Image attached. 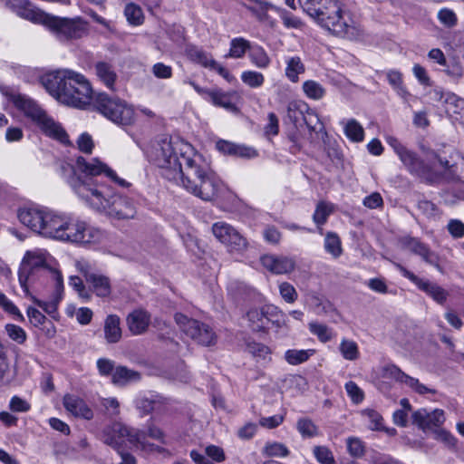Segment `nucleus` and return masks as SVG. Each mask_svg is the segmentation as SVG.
Instances as JSON below:
<instances>
[{
    "label": "nucleus",
    "instance_id": "nucleus-40",
    "mask_svg": "<svg viewBox=\"0 0 464 464\" xmlns=\"http://www.w3.org/2000/svg\"><path fill=\"white\" fill-rule=\"evenodd\" d=\"M386 77L389 83L392 85L397 94L402 99L407 100V98L410 96V92L403 85L401 73L398 71L391 70L387 72Z\"/></svg>",
    "mask_w": 464,
    "mask_h": 464
},
{
    "label": "nucleus",
    "instance_id": "nucleus-24",
    "mask_svg": "<svg viewBox=\"0 0 464 464\" xmlns=\"http://www.w3.org/2000/svg\"><path fill=\"white\" fill-rule=\"evenodd\" d=\"M275 311L274 305H265L261 308H253L246 313L248 325L254 332H266L268 324L267 316Z\"/></svg>",
    "mask_w": 464,
    "mask_h": 464
},
{
    "label": "nucleus",
    "instance_id": "nucleus-48",
    "mask_svg": "<svg viewBox=\"0 0 464 464\" xmlns=\"http://www.w3.org/2000/svg\"><path fill=\"white\" fill-rule=\"evenodd\" d=\"M241 81L251 88H258L263 85L265 77L259 72L245 71L241 74Z\"/></svg>",
    "mask_w": 464,
    "mask_h": 464
},
{
    "label": "nucleus",
    "instance_id": "nucleus-36",
    "mask_svg": "<svg viewBox=\"0 0 464 464\" xmlns=\"http://www.w3.org/2000/svg\"><path fill=\"white\" fill-rule=\"evenodd\" d=\"M343 130L346 137L353 142H361L364 138V130L362 126L354 119L343 121Z\"/></svg>",
    "mask_w": 464,
    "mask_h": 464
},
{
    "label": "nucleus",
    "instance_id": "nucleus-10",
    "mask_svg": "<svg viewBox=\"0 0 464 464\" xmlns=\"http://www.w3.org/2000/svg\"><path fill=\"white\" fill-rule=\"evenodd\" d=\"M66 223L63 237L60 239L62 241L87 245L98 243L102 238L100 229L89 226L84 221L67 217Z\"/></svg>",
    "mask_w": 464,
    "mask_h": 464
},
{
    "label": "nucleus",
    "instance_id": "nucleus-32",
    "mask_svg": "<svg viewBox=\"0 0 464 464\" xmlns=\"http://www.w3.org/2000/svg\"><path fill=\"white\" fill-rule=\"evenodd\" d=\"M334 206L333 203L326 201H319L317 203L313 215V220L316 224L320 234H323V228L321 227L326 223L329 216L334 212Z\"/></svg>",
    "mask_w": 464,
    "mask_h": 464
},
{
    "label": "nucleus",
    "instance_id": "nucleus-13",
    "mask_svg": "<svg viewBox=\"0 0 464 464\" xmlns=\"http://www.w3.org/2000/svg\"><path fill=\"white\" fill-rule=\"evenodd\" d=\"M212 233L214 237L226 247L229 252H242L247 248L248 243L234 227L226 222H216L212 226Z\"/></svg>",
    "mask_w": 464,
    "mask_h": 464
},
{
    "label": "nucleus",
    "instance_id": "nucleus-42",
    "mask_svg": "<svg viewBox=\"0 0 464 464\" xmlns=\"http://www.w3.org/2000/svg\"><path fill=\"white\" fill-rule=\"evenodd\" d=\"M251 46L250 42L242 37L234 38L230 43L228 56L232 58H242L246 51L249 52Z\"/></svg>",
    "mask_w": 464,
    "mask_h": 464
},
{
    "label": "nucleus",
    "instance_id": "nucleus-54",
    "mask_svg": "<svg viewBox=\"0 0 464 464\" xmlns=\"http://www.w3.org/2000/svg\"><path fill=\"white\" fill-rule=\"evenodd\" d=\"M0 306L8 314L15 315L20 321L24 320L23 314L20 313L17 306L7 298V296L0 292Z\"/></svg>",
    "mask_w": 464,
    "mask_h": 464
},
{
    "label": "nucleus",
    "instance_id": "nucleus-12",
    "mask_svg": "<svg viewBox=\"0 0 464 464\" xmlns=\"http://www.w3.org/2000/svg\"><path fill=\"white\" fill-rule=\"evenodd\" d=\"M60 41L81 38L86 31L81 20L62 18L49 14L45 25Z\"/></svg>",
    "mask_w": 464,
    "mask_h": 464
},
{
    "label": "nucleus",
    "instance_id": "nucleus-30",
    "mask_svg": "<svg viewBox=\"0 0 464 464\" xmlns=\"http://www.w3.org/2000/svg\"><path fill=\"white\" fill-rule=\"evenodd\" d=\"M165 403L164 398L159 395H150V397L138 399L136 407L143 414H148L151 411H161Z\"/></svg>",
    "mask_w": 464,
    "mask_h": 464
},
{
    "label": "nucleus",
    "instance_id": "nucleus-64",
    "mask_svg": "<svg viewBox=\"0 0 464 464\" xmlns=\"http://www.w3.org/2000/svg\"><path fill=\"white\" fill-rule=\"evenodd\" d=\"M449 233L455 238L464 237V223L459 219H451L448 224Z\"/></svg>",
    "mask_w": 464,
    "mask_h": 464
},
{
    "label": "nucleus",
    "instance_id": "nucleus-9",
    "mask_svg": "<svg viewBox=\"0 0 464 464\" xmlns=\"http://www.w3.org/2000/svg\"><path fill=\"white\" fill-rule=\"evenodd\" d=\"M175 321L181 331L197 343L203 346L216 344L217 335L208 324L180 313L175 314Z\"/></svg>",
    "mask_w": 464,
    "mask_h": 464
},
{
    "label": "nucleus",
    "instance_id": "nucleus-29",
    "mask_svg": "<svg viewBox=\"0 0 464 464\" xmlns=\"http://www.w3.org/2000/svg\"><path fill=\"white\" fill-rule=\"evenodd\" d=\"M140 380V373L126 366H117L111 378L112 383L118 386H124L130 382H139Z\"/></svg>",
    "mask_w": 464,
    "mask_h": 464
},
{
    "label": "nucleus",
    "instance_id": "nucleus-60",
    "mask_svg": "<svg viewBox=\"0 0 464 464\" xmlns=\"http://www.w3.org/2000/svg\"><path fill=\"white\" fill-rule=\"evenodd\" d=\"M151 72L158 79H169L172 77V67L163 63H156L151 67Z\"/></svg>",
    "mask_w": 464,
    "mask_h": 464
},
{
    "label": "nucleus",
    "instance_id": "nucleus-45",
    "mask_svg": "<svg viewBox=\"0 0 464 464\" xmlns=\"http://www.w3.org/2000/svg\"><path fill=\"white\" fill-rule=\"evenodd\" d=\"M246 351L251 353L254 357L258 359H266L268 355L271 353V350L268 346L264 343H257L256 341H246Z\"/></svg>",
    "mask_w": 464,
    "mask_h": 464
},
{
    "label": "nucleus",
    "instance_id": "nucleus-39",
    "mask_svg": "<svg viewBox=\"0 0 464 464\" xmlns=\"http://www.w3.org/2000/svg\"><path fill=\"white\" fill-rule=\"evenodd\" d=\"M324 246L334 258H338L343 254L342 242L336 233L328 232L325 235Z\"/></svg>",
    "mask_w": 464,
    "mask_h": 464
},
{
    "label": "nucleus",
    "instance_id": "nucleus-51",
    "mask_svg": "<svg viewBox=\"0 0 464 464\" xmlns=\"http://www.w3.org/2000/svg\"><path fill=\"white\" fill-rule=\"evenodd\" d=\"M316 460L321 464H336L333 452L325 446H316L313 450Z\"/></svg>",
    "mask_w": 464,
    "mask_h": 464
},
{
    "label": "nucleus",
    "instance_id": "nucleus-16",
    "mask_svg": "<svg viewBox=\"0 0 464 464\" xmlns=\"http://www.w3.org/2000/svg\"><path fill=\"white\" fill-rule=\"evenodd\" d=\"M86 283L91 290L99 297H108L111 293V280L108 276L89 270L88 266H81Z\"/></svg>",
    "mask_w": 464,
    "mask_h": 464
},
{
    "label": "nucleus",
    "instance_id": "nucleus-6",
    "mask_svg": "<svg viewBox=\"0 0 464 464\" xmlns=\"http://www.w3.org/2000/svg\"><path fill=\"white\" fill-rule=\"evenodd\" d=\"M15 106L21 110L46 136L69 144V139L63 128L47 115L34 100L18 95L14 101Z\"/></svg>",
    "mask_w": 464,
    "mask_h": 464
},
{
    "label": "nucleus",
    "instance_id": "nucleus-18",
    "mask_svg": "<svg viewBox=\"0 0 464 464\" xmlns=\"http://www.w3.org/2000/svg\"><path fill=\"white\" fill-rule=\"evenodd\" d=\"M385 372L389 377L394 379L396 382L404 383L405 385H407L419 394L423 395L426 393H436V391L434 389L429 388L424 384L420 383L418 379L406 374L399 367L395 365L388 366Z\"/></svg>",
    "mask_w": 464,
    "mask_h": 464
},
{
    "label": "nucleus",
    "instance_id": "nucleus-62",
    "mask_svg": "<svg viewBox=\"0 0 464 464\" xmlns=\"http://www.w3.org/2000/svg\"><path fill=\"white\" fill-rule=\"evenodd\" d=\"M268 324L271 323L276 328H282L286 326V314L275 306V311H271L269 316H267Z\"/></svg>",
    "mask_w": 464,
    "mask_h": 464
},
{
    "label": "nucleus",
    "instance_id": "nucleus-28",
    "mask_svg": "<svg viewBox=\"0 0 464 464\" xmlns=\"http://www.w3.org/2000/svg\"><path fill=\"white\" fill-rule=\"evenodd\" d=\"M98 79L109 89H113L117 81V73L113 66L106 62H98L94 65Z\"/></svg>",
    "mask_w": 464,
    "mask_h": 464
},
{
    "label": "nucleus",
    "instance_id": "nucleus-11",
    "mask_svg": "<svg viewBox=\"0 0 464 464\" xmlns=\"http://www.w3.org/2000/svg\"><path fill=\"white\" fill-rule=\"evenodd\" d=\"M46 264L44 255L38 252L27 251L18 270L19 284L25 295H30L29 284L34 283L38 273Z\"/></svg>",
    "mask_w": 464,
    "mask_h": 464
},
{
    "label": "nucleus",
    "instance_id": "nucleus-23",
    "mask_svg": "<svg viewBox=\"0 0 464 464\" xmlns=\"http://www.w3.org/2000/svg\"><path fill=\"white\" fill-rule=\"evenodd\" d=\"M63 406L66 411L77 418L90 420L94 416L93 411L88 404L82 399L75 395H65L63 398Z\"/></svg>",
    "mask_w": 464,
    "mask_h": 464
},
{
    "label": "nucleus",
    "instance_id": "nucleus-61",
    "mask_svg": "<svg viewBox=\"0 0 464 464\" xmlns=\"http://www.w3.org/2000/svg\"><path fill=\"white\" fill-rule=\"evenodd\" d=\"M9 409L14 412H27L30 411L31 405L25 400L14 395L9 401Z\"/></svg>",
    "mask_w": 464,
    "mask_h": 464
},
{
    "label": "nucleus",
    "instance_id": "nucleus-52",
    "mask_svg": "<svg viewBox=\"0 0 464 464\" xmlns=\"http://www.w3.org/2000/svg\"><path fill=\"white\" fill-rule=\"evenodd\" d=\"M279 293L282 298L288 304L295 303L298 297L295 288L287 282L280 284Z\"/></svg>",
    "mask_w": 464,
    "mask_h": 464
},
{
    "label": "nucleus",
    "instance_id": "nucleus-3",
    "mask_svg": "<svg viewBox=\"0 0 464 464\" xmlns=\"http://www.w3.org/2000/svg\"><path fill=\"white\" fill-rule=\"evenodd\" d=\"M386 141L394 150L404 166L426 182L430 184L440 183L443 180L459 182V190L455 194V198L464 199V183L459 182V165L464 164V159L459 152L451 153L450 160L442 158L434 150L429 151L427 160L430 161L436 160L443 169L442 172H439L431 165L425 163L415 152L404 147L397 138L388 136Z\"/></svg>",
    "mask_w": 464,
    "mask_h": 464
},
{
    "label": "nucleus",
    "instance_id": "nucleus-50",
    "mask_svg": "<svg viewBox=\"0 0 464 464\" xmlns=\"http://www.w3.org/2000/svg\"><path fill=\"white\" fill-rule=\"evenodd\" d=\"M5 332L11 340L19 344H23L26 341L27 334L25 331L19 325L7 324L5 325Z\"/></svg>",
    "mask_w": 464,
    "mask_h": 464
},
{
    "label": "nucleus",
    "instance_id": "nucleus-53",
    "mask_svg": "<svg viewBox=\"0 0 464 464\" xmlns=\"http://www.w3.org/2000/svg\"><path fill=\"white\" fill-rule=\"evenodd\" d=\"M345 391L354 403H360L364 399L362 390L353 381L345 383Z\"/></svg>",
    "mask_w": 464,
    "mask_h": 464
},
{
    "label": "nucleus",
    "instance_id": "nucleus-27",
    "mask_svg": "<svg viewBox=\"0 0 464 464\" xmlns=\"http://www.w3.org/2000/svg\"><path fill=\"white\" fill-rule=\"evenodd\" d=\"M104 337L108 343H116L121 338V319L116 314H109L104 321Z\"/></svg>",
    "mask_w": 464,
    "mask_h": 464
},
{
    "label": "nucleus",
    "instance_id": "nucleus-46",
    "mask_svg": "<svg viewBox=\"0 0 464 464\" xmlns=\"http://www.w3.org/2000/svg\"><path fill=\"white\" fill-rule=\"evenodd\" d=\"M346 447L348 453L353 458H362L365 453V444L360 438H347Z\"/></svg>",
    "mask_w": 464,
    "mask_h": 464
},
{
    "label": "nucleus",
    "instance_id": "nucleus-55",
    "mask_svg": "<svg viewBox=\"0 0 464 464\" xmlns=\"http://www.w3.org/2000/svg\"><path fill=\"white\" fill-rule=\"evenodd\" d=\"M425 263L433 266L438 270H441L440 266V257L438 254L432 251L427 245L426 247L418 255Z\"/></svg>",
    "mask_w": 464,
    "mask_h": 464
},
{
    "label": "nucleus",
    "instance_id": "nucleus-38",
    "mask_svg": "<svg viewBox=\"0 0 464 464\" xmlns=\"http://www.w3.org/2000/svg\"><path fill=\"white\" fill-rule=\"evenodd\" d=\"M315 353V350H296L289 349L285 353V361L291 365H298L305 362Z\"/></svg>",
    "mask_w": 464,
    "mask_h": 464
},
{
    "label": "nucleus",
    "instance_id": "nucleus-43",
    "mask_svg": "<svg viewBox=\"0 0 464 464\" xmlns=\"http://www.w3.org/2000/svg\"><path fill=\"white\" fill-rule=\"evenodd\" d=\"M310 332L316 335L322 343H327L333 339V331L327 325L312 322L308 324Z\"/></svg>",
    "mask_w": 464,
    "mask_h": 464
},
{
    "label": "nucleus",
    "instance_id": "nucleus-56",
    "mask_svg": "<svg viewBox=\"0 0 464 464\" xmlns=\"http://www.w3.org/2000/svg\"><path fill=\"white\" fill-rule=\"evenodd\" d=\"M438 19L447 27H453L458 21L456 14L449 8L440 9L438 13Z\"/></svg>",
    "mask_w": 464,
    "mask_h": 464
},
{
    "label": "nucleus",
    "instance_id": "nucleus-26",
    "mask_svg": "<svg viewBox=\"0 0 464 464\" xmlns=\"http://www.w3.org/2000/svg\"><path fill=\"white\" fill-rule=\"evenodd\" d=\"M361 416L367 422L368 428L371 430L385 431L389 435H394L396 433L395 429L384 427L382 416L374 409H364L361 411Z\"/></svg>",
    "mask_w": 464,
    "mask_h": 464
},
{
    "label": "nucleus",
    "instance_id": "nucleus-7",
    "mask_svg": "<svg viewBox=\"0 0 464 464\" xmlns=\"http://www.w3.org/2000/svg\"><path fill=\"white\" fill-rule=\"evenodd\" d=\"M94 105L101 114L117 125L129 126L134 122L133 106L117 96L100 92L94 97Z\"/></svg>",
    "mask_w": 464,
    "mask_h": 464
},
{
    "label": "nucleus",
    "instance_id": "nucleus-47",
    "mask_svg": "<svg viewBox=\"0 0 464 464\" xmlns=\"http://www.w3.org/2000/svg\"><path fill=\"white\" fill-rule=\"evenodd\" d=\"M124 14L128 22L133 25H140L143 22L142 10L135 4H128L125 7Z\"/></svg>",
    "mask_w": 464,
    "mask_h": 464
},
{
    "label": "nucleus",
    "instance_id": "nucleus-4",
    "mask_svg": "<svg viewBox=\"0 0 464 464\" xmlns=\"http://www.w3.org/2000/svg\"><path fill=\"white\" fill-rule=\"evenodd\" d=\"M44 89L69 106L84 109L91 104L92 88L86 77L70 69H60L41 77Z\"/></svg>",
    "mask_w": 464,
    "mask_h": 464
},
{
    "label": "nucleus",
    "instance_id": "nucleus-59",
    "mask_svg": "<svg viewBox=\"0 0 464 464\" xmlns=\"http://www.w3.org/2000/svg\"><path fill=\"white\" fill-rule=\"evenodd\" d=\"M443 72L455 82H459L463 77V68L459 63H447V65L443 66Z\"/></svg>",
    "mask_w": 464,
    "mask_h": 464
},
{
    "label": "nucleus",
    "instance_id": "nucleus-37",
    "mask_svg": "<svg viewBox=\"0 0 464 464\" xmlns=\"http://www.w3.org/2000/svg\"><path fill=\"white\" fill-rule=\"evenodd\" d=\"M302 89L307 98L314 101L323 99L326 93L325 88L320 82L314 80L304 82Z\"/></svg>",
    "mask_w": 464,
    "mask_h": 464
},
{
    "label": "nucleus",
    "instance_id": "nucleus-17",
    "mask_svg": "<svg viewBox=\"0 0 464 464\" xmlns=\"http://www.w3.org/2000/svg\"><path fill=\"white\" fill-rule=\"evenodd\" d=\"M411 418L413 424L423 430L440 427L445 421L444 411L440 409L432 411L420 409L412 413Z\"/></svg>",
    "mask_w": 464,
    "mask_h": 464
},
{
    "label": "nucleus",
    "instance_id": "nucleus-34",
    "mask_svg": "<svg viewBox=\"0 0 464 464\" xmlns=\"http://www.w3.org/2000/svg\"><path fill=\"white\" fill-rule=\"evenodd\" d=\"M248 58L259 69H266L271 63V59L266 51L257 44L251 46L248 52Z\"/></svg>",
    "mask_w": 464,
    "mask_h": 464
},
{
    "label": "nucleus",
    "instance_id": "nucleus-63",
    "mask_svg": "<svg viewBox=\"0 0 464 464\" xmlns=\"http://www.w3.org/2000/svg\"><path fill=\"white\" fill-rule=\"evenodd\" d=\"M97 368L101 375H111L112 377L116 366L113 361L106 358H101L97 361Z\"/></svg>",
    "mask_w": 464,
    "mask_h": 464
},
{
    "label": "nucleus",
    "instance_id": "nucleus-58",
    "mask_svg": "<svg viewBox=\"0 0 464 464\" xmlns=\"http://www.w3.org/2000/svg\"><path fill=\"white\" fill-rule=\"evenodd\" d=\"M419 210L428 218H434L439 216V208L429 200H420L418 202Z\"/></svg>",
    "mask_w": 464,
    "mask_h": 464
},
{
    "label": "nucleus",
    "instance_id": "nucleus-20",
    "mask_svg": "<svg viewBox=\"0 0 464 464\" xmlns=\"http://www.w3.org/2000/svg\"><path fill=\"white\" fill-rule=\"evenodd\" d=\"M66 218L67 217L65 216L46 211L43 230H41L40 235L60 240L63 237V228L67 224Z\"/></svg>",
    "mask_w": 464,
    "mask_h": 464
},
{
    "label": "nucleus",
    "instance_id": "nucleus-14",
    "mask_svg": "<svg viewBox=\"0 0 464 464\" xmlns=\"http://www.w3.org/2000/svg\"><path fill=\"white\" fill-rule=\"evenodd\" d=\"M393 265L397 268V270L401 274L402 276L408 278L420 290L426 293L435 302H437L440 304H442L446 302L449 293L444 288H442L436 283L420 278L419 276L414 275L412 272L409 271L406 267H404L402 265L399 263H393Z\"/></svg>",
    "mask_w": 464,
    "mask_h": 464
},
{
    "label": "nucleus",
    "instance_id": "nucleus-19",
    "mask_svg": "<svg viewBox=\"0 0 464 464\" xmlns=\"http://www.w3.org/2000/svg\"><path fill=\"white\" fill-rule=\"evenodd\" d=\"M45 214L46 210L38 208H22L18 209L17 217L23 225L32 231L41 234Z\"/></svg>",
    "mask_w": 464,
    "mask_h": 464
},
{
    "label": "nucleus",
    "instance_id": "nucleus-1",
    "mask_svg": "<svg viewBox=\"0 0 464 464\" xmlns=\"http://www.w3.org/2000/svg\"><path fill=\"white\" fill-rule=\"evenodd\" d=\"M151 160L161 169L162 177L193 196L204 201H211L218 196L220 179L189 144L164 138L154 146Z\"/></svg>",
    "mask_w": 464,
    "mask_h": 464
},
{
    "label": "nucleus",
    "instance_id": "nucleus-5",
    "mask_svg": "<svg viewBox=\"0 0 464 464\" xmlns=\"http://www.w3.org/2000/svg\"><path fill=\"white\" fill-rule=\"evenodd\" d=\"M303 11L321 27L346 37L351 26L344 19L342 0H297Z\"/></svg>",
    "mask_w": 464,
    "mask_h": 464
},
{
    "label": "nucleus",
    "instance_id": "nucleus-8",
    "mask_svg": "<svg viewBox=\"0 0 464 464\" xmlns=\"http://www.w3.org/2000/svg\"><path fill=\"white\" fill-rule=\"evenodd\" d=\"M126 440L136 446L140 445L141 448H145V432L144 430L127 427L121 422H114L103 430L102 441L117 452L122 450V446Z\"/></svg>",
    "mask_w": 464,
    "mask_h": 464
},
{
    "label": "nucleus",
    "instance_id": "nucleus-21",
    "mask_svg": "<svg viewBox=\"0 0 464 464\" xmlns=\"http://www.w3.org/2000/svg\"><path fill=\"white\" fill-rule=\"evenodd\" d=\"M261 264L268 271L276 275L290 273L295 266V262L293 258L274 255L263 256L261 257Z\"/></svg>",
    "mask_w": 464,
    "mask_h": 464
},
{
    "label": "nucleus",
    "instance_id": "nucleus-31",
    "mask_svg": "<svg viewBox=\"0 0 464 464\" xmlns=\"http://www.w3.org/2000/svg\"><path fill=\"white\" fill-rule=\"evenodd\" d=\"M285 77L292 82L299 81V75L305 71V66L299 56H292L285 59Z\"/></svg>",
    "mask_w": 464,
    "mask_h": 464
},
{
    "label": "nucleus",
    "instance_id": "nucleus-25",
    "mask_svg": "<svg viewBox=\"0 0 464 464\" xmlns=\"http://www.w3.org/2000/svg\"><path fill=\"white\" fill-rule=\"evenodd\" d=\"M237 95L235 92H223L220 89H212L211 92L208 93V102L217 107H221L227 111L237 113L238 108L235 103V99Z\"/></svg>",
    "mask_w": 464,
    "mask_h": 464
},
{
    "label": "nucleus",
    "instance_id": "nucleus-22",
    "mask_svg": "<svg viewBox=\"0 0 464 464\" xmlns=\"http://www.w3.org/2000/svg\"><path fill=\"white\" fill-rule=\"evenodd\" d=\"M150 314L144 309H136L130 313L126 318L128 329L134 335L147 332L150 324Z\"/></svg>",
    "mask_w": 464,
    "mask_h": 464
},
{
    "label": "nucleus",
    "instance_id": "nucleus-2",
    "mask_svg": "<svg viewBox=\"0 0 464 464\" xmlns=\"http://www.w3.org/2000/svg\"><path fill=\"white\" fill-rule=\"evenodd\" d=\"M74 177L69 180L73 191L93 209L116 220L132 219L137 214L134 201L121 194L113 192L105 183L104 178L122 188L130 183L117 176L114 170L97 159L87 160L77 157L73 167Z\"/></svg>",
    "mask_w": 464,
    "mask_h": 464
},
{
    "label": "nucleus",
    "instance_id": "nucleus-15",
    "mask_svg": "<svg viewBox=\"0 0 464 464\" xmlns=\"http://www.w3.org/2000/svg\"><path fill=\"white\" fill-rule=\"evenodd\" d=\"M8 6L16 15L35 24L45 25L49 15L28 0H10Z\"/></svg>",
    "mask_w": 464,
    "mask_h": 464
},
{
    "label": "nucleus",
    "instance_id": "nucleus-41",
    "mask_svg": "<svg viewBox=\"0 0 464 464\" xmlns=\"http://www.w3.org/2000/svg\"><path fill=\"white\" fill-rule=\"evenodd\" d=\"M339 351L342 356L348 361H355L360 356L358 344L354 341L346 338L341 341Z\"/></svg>",
    "mask_w": 464,
    "mask_h": 464
},
{
    "label": "nucleus",
    "instance_id": "nucleus-35",
    "mask_svg": "<svg viewBox=\"0 0 464 464\" xmlns=\"http://www.w3.org/2000/svg\"><path fill=\"white\" fill-rule=\"evenodd\" d=\"M308 105L302 101H292L287 104L286 117L295 126L303 120Z\"/></svg>",
    "mask_w": 464,
    "mask_h": 464
},
{
    "label": "nucleus",
    "instance_id": "nucleus-44",
    "mask_svg": "<svg viewBox=\"0 0 464 464\" xmlns=\"http://www.w3.org/2000/svg\"><path fill=\"white\" fill-rule=\"evenodd\" d=\"M289 453L286 446L280 442H267L263 449V454L268 457L285 458Z\"/></svg>",
    "mask_w": 464,
    "mask_h": 464
},
{
    "label": "nucleus",
    "instance_id": "nucleus-57",
    "mask_svg": "<svg viewBox=\"0 0 464 464\" xmlns=\"http://www.w3.org/2000/svg\"><path fill=\"white\" fill-rule=\"evenodd\" d=\"M69 285L78 293L79 296L86 301L91 298V295L86 290L82 280L77 276H72L69 278Z\"/></svg>",
    "mask_w": 464,
    "mask_h": 464
},
{
    "label": "nucleus",
    "instance_id": "nucleus-49",
    "mask_svg": "<svg viewBox=\"0 0 464 464\" xmlns=\"http://www.w3.org/2000/svg\"><path fill=\"white\" fill-rule=\"evenodd\" d=\"M296 428L304 438H312L318 434L317 426L307 418L298 420Z\"/></svg>",
    "mask_w": 464,
    "mask_h": 464
},
{
    "label": "nucleus",
    "instance_id": "nucleus-33",
    "mask_svg": "<svg viewBox=\"0 0 464 464\" xmlns=\"http://www.w3.org/2000/svg\"><path fill=\"white\" fill-rule=\"evenodd\" d=\"M186 53L192 62L197 63L205 68L210 69V67L215 65V60L212 56L197 46H188Z\"/></svg>",
    "mask_w": 464,
    "mask_h": 464
}]
</instances>
